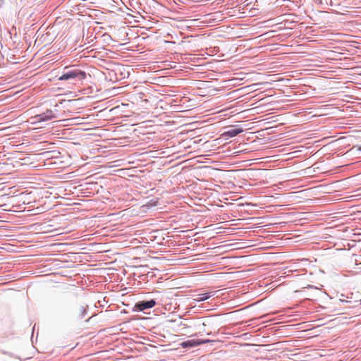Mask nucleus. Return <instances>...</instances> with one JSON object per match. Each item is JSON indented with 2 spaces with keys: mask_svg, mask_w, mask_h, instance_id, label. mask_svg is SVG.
<instances>
[{
  "mask_svg": "<svg viewBox=\"0 0 361 361\" xmlns=\"http://www.w3.org/2000/svg\"><path fill=\"white\" fill-rule=\"evenodd\" d=\"M87 305H77L74 307L73 314L77 319H82L85 317L87 312Z\"/></svg>",
  "mask_w": 361,
  "mask_h": 361,
  "instance_id": "nucleus-2",
  "label": "nucleus"
},
{
  "mask_svg": "<svg viewBox=\"0 0 361 361\" xmlns=\"http://www.w3.org/2000/svg\"><path fill=\"white\" fill-rule=\"evenodd\" d=\"M56 117V115L51 110H47L45 112L35 116V118L36 119V121L41 122L49 121L55 118Z\"/></svg>",
  "mask_w": 361,
  "mask_h": 361,
  "instance_id": "nucleus-5",
  "label": "nucleus"
},
{
  "mask_svg": "<svg viewBox=\"0 0 361 361\" xmlns=\"http://www.w3.org/2000/svg\"><path fill=\"white\" fill-rule=\"evenodd\" d=\"M179 326L181 327V329H180V334L183 335H186L187 334L189 333L188 330L190 326L188 325V324L180 322V323L179 324Z\"/></svg>",
  "mask_w": 361,
  "mask_h": 361,
  "instance_id": "nucleus-8",
  "label": "nucleus"
},
{
  "mask_svg": "<svg viewBox=\"0 0 361 361\" xmlns=\"http://www.w3.org/2000/svg\"><path fill=\"white\" fill-rule=\"evenodd\" d=\"M213 342H214V341L209 339H197L198 345Z\"/></svg>",
  "mask_w": 361,
  "mask_h": 361,
  "instance_id": "nucleus-9",
  "label": "nucleus"
},
{
  "mask_svg": "<svg viewBox=\"0 0 361 361\" xmlns=\"http://www.w3.org/2000/svg\"><path fill=\"white\" fill-rule=\"evenodd\" d=\"M180 346L183 348H191L198 346L197 339H191L183 341L180 343Z\"/></svg>",
  "mask_w": 361,
  "mask_h": 361,
  "instance_id": "nucleus-7",
  "label": "nucleus"
},
{
  "mask_svg": "<svg viewBox=\"0 0 361 361\" xmlns=\"http://www.w3.org/2000/svg\"><path fill=\"white\" fill-rule=\"evenodd\" d=\"M85 71L75 67H65L59 80H71L73 82H81L86 78Z\"/></svg>",
  "mask_w": 361,
  "mask_h": 361,
  "instance_id": "nucleus-1",
  "label": "nucleus"
},
{
  "mask_svg": "<svg viewBox=\"0 0 361 361\" xmlns=\"http://www.w3.org/2000/svg\"><path fill=\"white\" fill-rule=\"evenodd\" d=\"M357 149H358V150H360V151H361V146H358V147H357Z\"/></svg>",
  "mask_w": 361,
  "mask_h": 361,
  "instance_id": "nucleus-12",
  "label": "nucleus"
},
{
  "mask_svg": "<svg viewBox=\"0 0 361 361\" xmlns=\"http://www.w3.org/2000/svg\"><path fill=\"white\" fill-rule=\"evenodd\" d=\"M156 305L154 299L149 300L139 301L135 304V307L140 311H144L147 309L152 308Z\"/></svg>",
  "mask_w": 361,
  "mask_h": 361,
  "instance_id": "nucleus-3",
  "label": "nucleus"
},
{
  "mask_svg": "<svg viewBox=\"0 0 361 361\" xmlns=\"http://www.w3.org/2000/svg\"><path fill=\"white\" fill-rule=\"evenodd\" d=\"M243 132V129L242 128L235 126L231 127L230 129L223 133L221 136L224 139L227 140L228 138L233 137Z\"/></svg>",
  "mask_w": 361,
  "mask_h": 361,
  "instance_id": "nucleus-4",
  "label": "nucleus"
},
{
  "mask_svg": "<svg viewBox=\"0 0 361 361\" xmlns=\"http://www.w3.org/2000/svg\"><path fill=\"white\" fill-rule=\"evenodd\" d=\"M197 322H199V324H196L195 325L198 326L200 331H204V329L203 327L205 326V324L204 322L200 323V320H198Z\"/></svg>",
  "mask_w": 361,
  "mask_h": 361,
  "instance_id": "nucleus-10",
  "label": "nucleus"
},
{
  "mask_svg": "<svg viewBox=\"0 0 361 361\" xmlns=\"http://www.w3.org/2000/svg\"><path fill=\"white\" fill-rule=\"evenodd\" d=\"M216 292H208L204 293L197 294L196 298L194 299L196 302H202L209 299L211 297L215 295Z\"/></svg>",
  "mask_w": 361,
  "mask_h": 361,
  "instance_id": "nucleus-6",
  "label": "nucleus"
},
{
  "mask_svg": "<svg viewBox=\"0 0 361 361\" xmlns=\"http://www.w3.org/2000/svg\"><path fill=\"white\" fill-rule=\"evenodd\" d=\"M340 300H341L342 302H349V301H348V300H343V299H340Z\"/></svg>",
  "mask_w": 361,
  "mask_h": 361,
  "instance_id": "nucleus-11",
  "label": "nucleus"
}]
</instances>
